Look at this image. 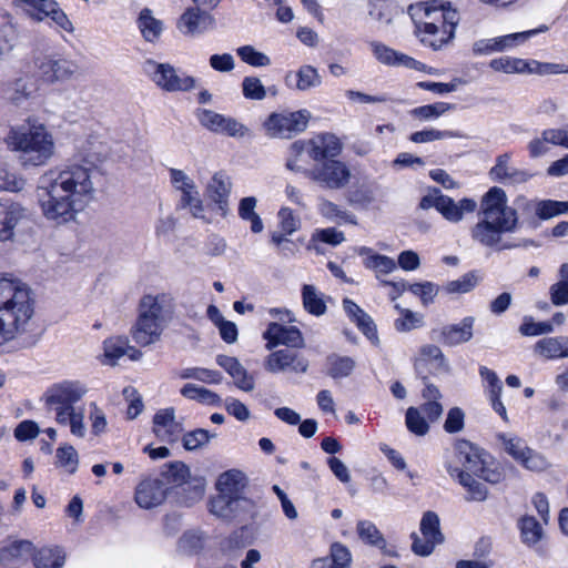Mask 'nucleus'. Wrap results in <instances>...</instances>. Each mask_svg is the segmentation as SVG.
Returning a JSON list of instances; mask_svg holds the SVG:
<instances>
[{"instance_id": "f257e3e1", "label": "nucleus", "mask_w": 568, "mask_h": 568, "mask_svg": "<svg viewBox=\"0 0 568 568\" xmlns=\"http://www.w3.org/2000/svg\"><path fill=\"white\" fill-rule=\"evenodd\" d=\"M80 162L45 171L36 189L37 203L42 216L57 225L77 220L95 197L99 156L80 153Z\"/></svg>"}, {"instance_id": "f03ea898", "label": "nucleus", "mask_w": 568, "mask_h": 568, "mask_svg": "<svg viewBox=\"0 0 568 568\" xmlns=\"http://www.w3.org/2000/svg\"><path fill=\"white\" fill-rule=\"evenodd\" d=\"M516 207L508 205L506 192L498 186L490 187L480 200L478 221L470 229L471 240L483 247L506 251L519 245L504 241V235L514 233L519 227L520 212L524 222L537 226L539 199L519 195L515 200Z\"/></svg>"}, {"instance_id": "7ed1b4c3", "label": "nucleus", "mask_w": 568, "mask_h": 568, "mask_svg": "<svg viewBox=\"0 0 568 568\" xmlns=\"http://www.w3.org/2000/svg\"><path fill=\"white\" fill-rule=\"evenodd\" d=\"M33 314L31 288L19 278L0 275V345L27 332Z\"/></svg>"}, {"instance_id": "20e7f679", "label": "nucleus", "mask_w": 568, "mask_h": 568, "mask_svg": "<svg viewBox=\"0 0 568 568\" xmlns=\"http://www.w3.org/2000/svg\"><path fill=\"white\" fill-rule=\"evenodd\" d=\"M408 12L415 23V32L420 42L439 50L455 37L459 14L439 0L409 6Z\"/></svg>"}, {"instance_id": "39448f33", "label": "nucleus", "mask_w": 568, "mask_h": 568, "mask_svg": "<svg viewBox=\"0 0 568 568\" xmlns=\"http://www.w3.org/2000/svg\"><path fill=\"white\" fill-rule=\"evenodd\" d=\"M6 143L17 152L22 166H42L50 162L55 153L53 134L41 122L28 119L12 126L6 136Z\"/></svg>"}, {"instance_id": "423d86ee", "label": "nucleus", "mask_w": 568, "mask_h": 568, "mask_svg": "<svg viewBox=\"0 0 568 568\" xmlns=\"http://www.w3.org/2000/svg\"><path fill=\"white\" fill-rule=\"evenodd\" d=\"M88 388L80 381H62L52 384L43 394L48 412L54 414L60 426H68L73 436L83 438L87 434L84 409L75 404L87 394Z\"/></svg>"}, {"instance_id": "0eeeda50", "label": "nucleus", "mask_w": 568, "mask_h": 568, "mask_svg": "<svg viewBox=\"0 0 568 568\" xmlns=\"http://www.w3.org/2000/svg\"><path fill=\"white\" fill-rule=\"evenodd\" d=\"M308 158L320 162L321 166L315 168L316 174L310 180L327 189L344 187L349 179L351 172L346 164L335 158L342 151V143L337 136L331 133H322L306 140Z\"/></svg>"}, {"instance_id": "6e6552de", "label": "nucleus", "mask_w": 568, "mask_h": 568, "mask_svg": "<svg viewBox=\"0 0 568 568\" xmlns=\"http://www.w3.org/2000/svg\"><path fill=\"white\" fill-rule=\"evenodd\" d=\"M491 465V457L467 440L457 442L445 455V468L454 479L458 478V473H468L490 484L500 483L504 475Z\"/></svg>"}, {"instance_id": "1a4fd4ad", "label": "nucleus", "mask_w": 568, "mask_h": 568, "mask_svg": "<svg viewBox=\"0 0 568 568\" xmlns=\"http://www.w3.org/2000/svg\"><path fill=\"white\" fill-rule=\"evenodd\" d=\"M144 71L152 82L165 92H187L195 88L196 80L181 72L170 63H159L148 60Z\"/></svg>"}, {"instance_id": "9d476101", "label": "nucleus", "mask_w": 568, "mask_h": 568, "mask_svg": "<svg viewBox=\"0 0 568 568\" xmlns=\"http://www.w3.org/2000/svg\"><path fill=\"white\" fill-rule=\"evenodd\" d=\"M310 118L307 110L273 112L264 121V129L271 138L290 139L307 128Z\"/></svg>"}, {"instance_id": "9b49d317", "label": "nucleus", "mask_w": 568, "mask_h": 568, "mask_svg": "<svg viewBox=\"0 0 568 568\" xmlns=\"http://www.w3.org/2000/svg\"><path fill=\"white\" fill-rule=\"evenodd\" d=\"M419 530L423 535L420 538L416 532H412L410 538L412 550L415 555L427 557L429 556L437 545L444 542L445 537L440 530L439 516L432 510H427L423 514Z\"/></svg>"}, {"instance_id": "f8f14e48", "label": "nucleus", "mask_w": 568, "mask_h": 568, "mask_svg": "<svg viewBox=\"0 0 568 568\" xmlns=\"http://www.w3.org/2000/svg\"><path fill=\"white\" fill-rule=\"evenodd\" d=\"M547 29L546 26H541L540 28L523 32L509 33L491 39H480L474 42L471 50L475 55H489L496 52H504L525 43L534 36L547 31Z\"/></svg>"}, {"instance_id": "ddd939ff", "label": "nucleus", "mask_w": 568, "mask_h": 568, "mask_svg": "<svg viewBox=\"0 0 568 568\" xmlns=\"http://www.w3.org/2000/svg\"><path fill=\"white\" fill-rule=\"evenodd\" d=\"M169 173L173 187L181 193L179 207L189 209L193 217L202 219L204 206L194 181L179 169H170Z\"/></svg>"}, {"instance_id": "4468645a", "label": "nucleus", "mask_w": 568, "mask_h": 568, "mask_svg": "<svg viewBox=\"0 0 568 568\" xmlns=\"http://www.w3.org/2000/svg\"><path fill=\"white\" fill-rule=\"evenodd\" d=\"M34 67L39 79L45 83L69 80L78 71L73 61L58 54L34 58Z\"/></svg>"}, {"instance_id": "2eb2a0df", "label": "nucleus", "mask_w": 568, "mask_h": 568, "mask_svg": "<svg viewBox=\"0 0 568 568\" xmlns=\"http://www.w3.org/2000/svg\"><path fill=\"white\" fill-rule=\"evenodd\" d=\"M308 365V359L304 355L290 348L275 351L265 361V369L273 374L281 372L304 374Z\"/></svg>"}, {"instance_id": "dca6fc26", "label": "nucleus", "mask_w": 568, "mask_h": 568, "mask_svg": "<svg viewBox=\"0 0 568 568\" xmlns=\"http://www.w3.org/2000/svg\"><path fill=\"white\" fill-rule=\"evenodd\" d=\"M14 2L38 20L50 17L63 30L72 29V23L54 0H14Z\"/></svg>"}, {"instance_id": "f3484780", "label": "nucleus", "mask_w": 568, "mask_h": 568, "mask_svg": "<svg viewBox=\"0 0 568 568\" xmlns=\"http://www.w3.org/2000/svg\"><path fill=\"white\" fill-rule=\"evenodd\" d=\"M212 14L202 8H187L176 22L179 31L186 37H196L214 27Z\"/></svg>"}, {"instance_id": "a211bd4d", "label": "nucleus", "mask_w": 568, "mask_h": 568, "mask_svg": "<svg viewBox=\"0 0 568 568\" xmlns=\"http://www.w3.org/2000/svg\"><path fill=\"white\" fill-rule=\"evenodd\" d=\"M511 155L509 153L500 154L496 158L495 165L489 170V176L493 181L504 184L517 185L528 182L534 174L511 165Z\"/></svg>"}, {"instance_id": "6ab92c4d", "label": "nucleus", "mask_w": 568, "mask_h": 568, "mask_svg": "<svg viewBox=\"0 0 568 568\" xmlns=\"http://www.w3.org/2000/svg\"><path fill=\"white\" fill-rule=\"evenodd\" d=\"M166 491L168 488L163 480L156 477H148L136 486L134 498L141 508L150 509L165 500Z\"/></svg>"}, {"instance_id": "aec40b11", "label": "nucleus", "mask_w": 568, "mask_h": 568, "mask_svg": "<svg viewBox=\"0 0 568 568\" xmlns=\"http://www.w3.org/2000/svg\"><path fill=\"white\" fill-rule=\"evenodd\" d=\"M263 337L267 341V349H272L277 345H285L290 348H301L304 346L302 333L295 326L271 323L264 332Z\"/></svg>"}, {"instance_id": "412c9836", "label": "nucleus", "mask_w": 568, "mask_h": 568, "mask_svg": "<svg viewBox=\"0 0 568 568\" xmlns=\"http://www.w3.org/2000/svg\"><path fill=\"white\" fill-rule=\"evenodd\" d=\"M174 306V298L168 293L156 295L148 294L141 298L139 312L145 313V315L163 324L166 320L172 317Z\"/></svg>"}, {"instance_id": "4be33fe9", "label": "nucleus", "mask_w": 568, "mask_h": 568, "mask_svg": "<svg viewBox=\"0 0 568 568\" xmlns=\"http://www.w3.org/2000/svg\"><path fill=\"white\" fill-rule=\"evenodd\" d=\"M182 424L175 420L174 408L160 409L153 417V432L162 442L173 443L182 433Z\"/></svg>"}, {"instance_id": "5701e85b", "label": "nucleus", "mask_w": 568, "mask_h": 568, "mask_svg": "<svg viewBox=\"0 0 568 568\" xmlns=\"http://www.w3.org/2000/svg\"><path fill=\"white\" fill-rule=\"evenodd\" d=\"M231 185L230 178L224 172H216L206 185V195L216 205L221 216H225L229 211Z\"/></svg>"}, {"instance_id": "b1692460", "label": "nucleus", "mask_w": 568, "mask_h": 568, "mask_svg": "<svg viewBox=\"0 0 568 568\" xmlns=\"http://www.w3.org/2000/svg\"><path fill=\"white\" fill-rule=\"evenodd\" d=\"M163 324L151 318L145 313H140L136 323L131 329L133 339L141 346H148L160 339Z\"/></svg>"}, {"instance_id": "393cba45", "label": "nucleus", "mask_w": 568, "mask_h": 568, "mask_svg": "<svg viewBox=\"0 0 568 568\" xmlns=\"http://www.w3.org/2000/svg\"><path fill=\"white\" fill-rule=\"evenodd\" d=\"M427 363L432 364L434 372H447L448 369L445 356L436 345L422 346L418 356L415 359V372L423 381L426 379Z\"/></svg>"}, {"instance_id": "a878e982", "label": "nucleus", "mask_w": 568, "mask_h": 568, "mask_svg": "<svg viewBox=\"0 0 568 568\" xmlns=\"http://www.w3.org/2000/svg\"><path fill=\"white\" fill-rule=\"evenodd\" d=\"M26 217V209L19 203H0V242L14 237V229Z\"/></svg>"}, {"instance_id": "bb28decb", "label": "nucleus", "mask_w": 568, "mask_h": 568, "mask_svg": "<svg viewBox=\"0 0 568 568\" xmlns=\"http://www.w3.org/2000/svg\"><path fill=\"white\" fill-rule=\"evenodd\" d=\"M357 537L365 545L378 549L386 556H397V552L388 547V542L383 532L369 520L357 521Z\"/></svg>"}, {"instance_id": "cd10ccee", "label": "nucleus", "mask_w": 568, "mask_h": 568, "mask_svg": "<svg viewBox=\"0 0 568 568\" xmlns=\"http://www.w3.org/2000/svg\"><path fill=\"white\" fill-rule=\"evenodd\" d=\"M216 363L230 374L237 388L244 392H252L254 389V377L247 373L237 358L227 355H217Z\"/></svg>"}, {"instance_id": "c85d7f7f", "label": "nucleus", "mask_w": 568, "mask_h": 568, "mask_svg": "<svg viewBox=\"0 0 568 568\" xmlns=\"http://www.w3.org/2000/svg\"><path fill=\"white\" fill-rule=\"evenodd\" d=\"M474 323L475 318L467 316L457 324L445 325L440 329V341L448 346H456L470 341Z\"/></svg>"}, {"instance_id": "c756f323", "label": "nucleus", "mask_w": 568, "mask_h": 568, "mask_svg": "<svg viewBox=\"0 0 568 568\" xmlns=\"http://www.w3.org/2000/svg\"><path fill=\"white\" fill-rule=\"evenodd\" d=\"M477 202L469 197H464L458 202L448 195H444L439 212L442 216L450 222L458 223L464 219L466 213H473L477 210Z\"/></svg>"}, {"instance_id": "7c9ffc66", "label": "nucleus", "mask_w": 568, "mask_h": 568, "mask_svg": "<svg viewBox=\"0 0 568 568\" xmlns=\"http://www.w3.org/2000/svg\"><path fill=\"white\" fill-rule=\"evenodd\" d=\"M246 484L247 479L243 471L239 469H230L219 476L216 489L219 493L230 495L242 503L246 501L242 498V493Z\"/></svg>"}, {"instance_id": "2f4dec72", "label": "nucleus", "mask_w": 568, "mask_h": 568, "mask_svg": "<svg viewBox=\"0 0 568 568\" xmlns=\"http://www.w3.org/2000/svg\"><path fill=\"white\" fill-rule=\"evenodd\" d=\"M373 55L383 64L386 65H405L408 68H416L417 61L404 53H400L382 42L372 41L368 43Z\"/></svg>"}, {"instance_id": "473e14b6", "label": "nucleus", "mask_w": 568, "mask_h": 568, "mask_svg": "<svg viewBox=\"0 0 568 568\" xmlns=\"http://www.w3.org/2000/svg\"><path fill=\"white\" fill-rule=\"evenodd\" d=\"M34 568H62L65 564V551L59 546H45L32 551Z\"/></svg>"}, {"instance_id": "72a5a7b5", "label": "nucleus", "mask_w": 568, "mask_h": 568, "mask_svg": "<svg viewBox=\"0 0 568 568\" xmlns=\"http://www.w3.org/2000/svg\"><path fill=\"white\" fill-rule=\"evenodd\" d=\"M536 354L547 359L568 357V336L544 337L534 347Z\"/></svg>"}, {"instance_id": "f704fd0d", "label": "nucleus", "mask_w": 568, "mask_h": 568, "mask_svg": "<svg viewBox=\"0 0 568 568\" xmlns=\"http://www.w3.org/2000/svg\"><path fill=\"white\" fill-rule=\"evenodd\" d=\"M34 546L29 540H13L0 548V564L10 566L32 556Z\"/></svg>"}, {"instance_id": "c9c22d12", "label": "nucleus", "mask_w": 568, "mask_h": 568, "mask_svg": "<svg viewBox=\"0 0 568 568\" xmlns=\"http://www.w3.org/2000/svg\"><path fill=\"white\" fill-rule=\"evenodd\" d=\"M17 39L18 29L13 17L0 11V60L13 50Z\"/></svg>"}, {"instance_id": "e433bc0d", "label": "nucleus", "mask_w": 568, "mask_h": 568, "mask_svg": "<svg viewBox=\"0 0 568 568\" xmlns=\"http://www.w3.org/2000/svg\"><path fill=\"white\" fill-rule=\"evenodd\" d=\"M321 82L322 80L317 70L312 65H303L296 73H288L285 77L286 85L294 87L300 91L316 88Z\"/></svg>"}, {"instance_id": "4c0bfd02", "label": "nucleus", "mask_w": 568, "mask_h": 568, "mask_svg": "<svg viewBox=\"0 0 568 568\" xmlns=\"http://www.w3.org/2000/svg\"><path fill=\"white\" fill-rule=\"evenodd\" d=\"M357 254L362 256L365 267L373 270L377 274H389L396 270V262L386 255L377 254L369 247H361Z\"/></svg>"}, {"instance_id": "58836bf2", "label": "nucleus", "mask_w": 568, "mask_h": 568, "mask_svg": "<svg viewBox=\"0 0 568 568\" xmlns=\"http://www.w3.org/2000/svg\"><path fill=\"white\" fill-rule=\"evenodd\" d=\"M308 156V146L306 140H297L293 142L288 148V155L285 162L287 170L305 174L308 179L313 175H317L315 169L308 170L303 165L304 155Z\"/></svg>"}, {"instance_id": "ea45409f", "label": "nucleus", "mask_w": 568, "mask_h": 568, "mask_svg": "<svg viewBox=\"0 0 568 568\" xmlns=\"http://www.w3.org/2000/svg\"><path fill=\"white\" fill-rule=\"evenodd\" d=\"M345 241L344 233L335 227L316 229L308 241L307 250L322 254L324 248L322 244L336 246Z\"/></svg>"}, {"instance_id": "a19ab883", "label": "nucleus", "mask_w": 568, "mask_h": 568, "mask_svg": "<svg viewBox=\"0 0 568 568\" xmlns=\"http://www.w3.org/2000/svg\"><path fill=\"white\" fill-rule=\"evenodd\" d=\"M181 395L184 396L187 399L196 400L200 404L203 405H210V406H221L222 405V398L216 393L204 388L202 386H197L195 384H185L181 388Z\"/></svg>"}, {"instance_id": "79ce46f5", "label": "nucleus", "mask_w": 568, "mask_h": 568, "mask_svg": "<svg viewBox=\"0 0 568 568\" xmlns=\"http://www.w3.org/2000/svg\"><path fill=\"white\" fill-rule=\"evenodd\" d=\"M138 27L148 42H155L163 30L162 21L155 19L150 9H143L140 12Z\"/></svg>"}, {"instance_id": "37998d69", "label": "nucleus", "mask_w": 568, "mask_h": 568, "mask_svg": "<svg viewBox=\"0 0 568 568\" xmlns=\"http://www.w3.org/2000/svg\"><path fill=\"white\" fill-rule=\"evenodd\" d=\"M481 281L478 271H470L463 274L457 280L449 281L445 284L444 291L447 294H466L471 292Z\"/></svg>"}, {"instance_id": "c03bdc74", "label": "nucleus", "mask_w": 568, "mask_h": 568, "mask_svg": "<svg viewBox=\"0 0 568 568\" xmlns=\"http://www.w3.org/2000/svg\"><path fill=\"white\" fill-rule=\"evenodd\" d=\"M558 281L549 287V297L554 305L568 304V263L561 264L558 271Z\"/></svg>"}, {"instance_id": "a18cd8bd", "label": "nucleus", "mask_w": 568, "mask_h": 568, "mask_svg": "<svg viewBox=\"0 0 568 568\" xmlns=\"http://www.w3.org/2000/svg\"><path fill=\"white\" fill-rule=\"evenodd\" d=\"M241 501L230 495L219 493L210 501V511L221 518H231L239 508Z\"/></svg>"}, {"instance_id": "49530a36", "label": "nucleus", "mask_w": 568, "mask_h": 568, "mask_svg": "<svg viewBox=\"0 0 568 568\" xmlns=\"http://www.w3.org/2000/svg\"><path fill=\"white\" fill-rule=\"evenodd\" d=\"M302 298L304 308L315 316H321L326 312V304L323 295L315 286L305 284L302 288Z\"/></svg>"}, {"instance_id": "de8ad7c7", "label": "nucleus", "mask_w": 568, "mask_h": 568, "mask_svg": "<svg viewBox=\"0 0 568 568\" xmlns=\"http://www.w3.org/2000/svg\"><path fill=\"white\" fill-rule=\"evenodd\" d=\"M489 67L506 74H526L527 60L505 55L490 60Z\"/></svg>"}, {"instance_id": "09e8293b", "label": "nucleus", "mask_w": 568, "mask_h": 568, "mask_svg": "<svg viewBox=\"0 0 568 568\" xmlns=\"http://www.w3.org/2000/svg\"><path fill=\"white\" fill-rule=\"evenodd\" d=\"M454 108L453 104L447 102H435L433 104L414 108L409 111V114L419 121H434L446 112L454 110Z\"/></svg>"}, {"instance_id": "8fccbe9b", "label": "nucleus", "mask_w": 568, "mask_h": 568, "mask_svg": "<svg viewBox=\"0 0 568 568\" xmlns=\"http://www.w3.org/2000/svg\"><path fill=\"white\" fill-rule=\"evenodd\" d=\"M521 540L528 546L536 545L542 538V527L532 516H524L518 523Z\"/></svg>"}, {"instance_id": "3c124183", "label": "nucleus", "mask_w": 568, "mask_h": 568, "mask_svg": "<svg viewBox=\"0 0 568 568\" xmlns=\"http://www.w3.org/2000/svg\"><path fill=\"white\" fill-rule=\"evenodd\" d=\"M458 483L467 489L466 499L468 501H483L487 498V488L481 483L477 481L473 475L468 473H458Z\"/></svg>"}, {"instance_id": "603ef678", "label": "nucleus", "mask_w": 568, "mask_h": 568, "mask_svg": "<svg viewBox=\"0 0 568 568\" xmlns=\"http://www.w3.org/2000/svg\"><path fill=\"white\" fill-rule=\"evenodd\" d=\"M129 339L123 336H113L104 341L103 355L108 364L115 365L116 361L128 353Z\"/></svg>"}, {"instance_id": "864d4df0", "label": "nucleus", "mask_w": 568, "mask_h": 568, "mask_svg": "<svg viewBox=\"0 0 568 568\" xmlns=\"http://www.w3.org/2000/svg\"><path fill=\"white\" fill-rule=\"evenodd\" d=\"M181 379H196L205 384H220L223 379L219 371L203 367H187L179 372Z\"/></svg>"}, {"instance_id": "5fc2aeb1", "label": "nucleus", "mask_w": 568, "mask_h": 568, "mask_svg": "<svg viewBox=\"0 0 568 568\" xmlns=\"http://www.w3.org/2000/svg\"><path fill=\"white\" fill-rule=\"evenodd\" d=\"M463 134L453 130L425 129L416 131L409 135V140L414 143H427L444 139H459Z\"/></svg>"}, {"instance_id": "6e6d98bb", "label": "nucleus", "mask_w": 568, "mask_h": 568, "mask_svg": "<svg viewBox=\"0 0 568 568\" xmlns=\"http://www.w3.org/2000/svg\"><path fill=\"white\" fill-rule=\"evenodd\" d=\"M256 199L247 196L241 200L239 205V215L241 219L251 223V231L260 233L263 230L261 217L255 213Z\"/></svg>"}, {"instance_id": "4d7b16f0", "label": "nucleus", "mask_w": 568, "mask_h": 568, "mask_svg": "<svg viewBox=\"0 0 568 568\" xmlns=\"http://www.w3.org/2000/svg\"><path fill=\"white\" fill-rule=\"evenodd\" d=\"M357 329L367 338L374 347H379L381 339L378 336L377 325L373 318L357 306Z\"/></svg>"}, {"instance_id": "13d9d810", "label": "nucleus", "mask_w": 568, "mask_h": 568, "mask_svg": "<svg viewBox=\"0 0 568 568\" xmlns=\"http://www.w3.org/2000/svg\"><path fill=\"white\" fill-rule=\"evenodd\" d=\"M368 13L373 19L387 24L397 13V8L390 0H369Z\"/></svg>"}, {"instance_id": "bf43d9fd", "label": "nucleus", "mask_w": 568, "mask_h": 568, "mask_svg": "<svg viewBox=\"0 0 568 568\" xmlns=\"http://www.w3.org/2000/svg\"><path fill=\"white\" fill-rule=\"evenodd\" d=\"M405 425L416 436H425L429 432L428 420L422 415L419 408L416 407L407 408Z\"/></svg>"}, {"instance_id": "052dcab7", "label": "nucleus", "mask_w": 568, "mask_h": 568, "mask_svg": "<svg viewBox=\"0 0 568 568\" xmlns=\"http://www.w3.org/2000/svg\"><path fill=\"white\" fill-rule=\"evenodd\" d=\"M497 438L503 444L507 454L518 463L525 457L526 450L529 448L524 439L515 435L498 434Z\"/></svg>"}, {"instance_id": "680f3d73", "label": "nucleus", "mask_w": 568, "mask_h": 568, "mask_svg": "<svg viewBox=\"0 0 568 568\" xmlns=\"http://www.w3.org/2000/svg\"><path fill=\"white\" fill-rule=\"evenodd\" d=\"M519 464L526 469L536 473L546 471L551 467L550 462L544 454L531 448L526 450L525 457L520 459Z\"/></svg>"}, {"instance_id": "e2e57ef3", "label": "nucleus", "mask_w": 568, "mask_h": 568, "mask_svg": "<svg viewBox=\"0 0 568 568\" xmlns=\"http://www.w3.org/2000/svg\"><path fill=\"white\" fill-rule=\"evenodd\" d=\"M560 73H568V69L564 64L527 60L526 74L551 75Z\"/></svg>"}, {"instance_id": "0e129e2a", "label": "nucleus", "mask_w": 568, "mask_h": 568, "mask_svg": "<svg viewBox=\"0 0 568 568\" xmlns=\"http://www.w3.org/2000/svg\"><path fill=\"white\" fill-rule=\"evenodd\" d=\"M408 291L418 296L424 306L432 304L439 292L437 284L433 282L413 283L408 285Z\"/></svg>"}, {"instance_id": "69168bd1", "label": "nucleus", "mask_w": 568, "mask_h": 568, "mask_svg": "<svg viewBox=\"0 0 568 568\" xmlns=\"http://www.w3.org/2000/svg\"><path fill=\"white\" fill-rule=\"evenodd\" d=\"M568 213V201L539 200V220H549Z\"/></svg>"}, {"instance_id": "338daca9", "label": "nucleus", "mask_w": 568, "mask_h": 568, "mask_svg": "<svg viewBox=\"0 0 568 568\" xmlns=\"http://www.w3.org/2000/svg\"><path fill=\"white\" fill-rule=\"evenodd\" d=\"M195 116H196L199 123L203 128H205L206 130H209L213 133H216V134L220 133L222 122L224 119L223 114H220V113H217L213 110H209V109H197L195 111Z\"/></svg>"}, {"instance_id": "774afa93", "label": "nucleus", "mask_w": 568, "mask_h": 568, "mask_svg": "<svg viewBox=\"0 0 568 568\" xmlns=\"http://www.w3.org/2000/svg\"><path fill=\"white\" fill-rule=\"evenodd\" d=\"M236 53L243 62L252 67H267L271 64V59L265 53L255 50L252 45L240 47Z\"/></svg>"}]
</instances>
